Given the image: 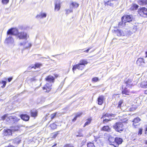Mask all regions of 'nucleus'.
I'll return each mask as SVG.
<instances>
[{
    "label": "nucleus",
    "instance_id": "obj_1",
    "mask_svg": "<svg viewBox=\"0 0 147 147\" xmlns=\"http://www.w3.org/2000/svg\"><path fill=\"white\" fill-rule=\"evenodd\" d=\"M88 63V62L86 59H81L79 63L73 66L72 70L74 72L76 69L82 71L84 69L86 65H87Z\"/></svg>",
    "mask_w": 147,
    "mask_h": 147
},
{
    "label": "nucleus",
    "instance_id": "obj_2",
    "mask_svg": "<svg viewBox=\"0 0 147 147\" xmlns=\"http://www.w3.org/2000/svg\"><path fill=\"white\" fill-rule=\"evenodd\" d=\"M113 127L116 131L118 132L122 131L124 130V125L122 122H119L116 123Z\"/></svg>",
    "mask_w": 147,
    "mask_h": 147
},
{
    "label": "nucleus",
    "instance_id": "obj_3",
    "mask_svg": "<svg viewBox=\"0 0 147 147\" xmlns=\"http://www.w3.org/2000/svg\"><path fill=\"white\" fill-rule=\"evenodd\" d=\"M138 12L141 16L147 17V9L145 7H142L139 8L138 11Z\"/></svg>",
    "mask_w": 147,
    "mask_h": 147
},
{
    "label": "nucleus",
    "instance_id": "obj_4",
    "mask_svg": "<svg viewBox=\"0 0 147 147\" xmlns=\"http://www.w3.org/2000/svg\"><path fill=\"white\" fill-rule=\"evenodd\" d=\"M117 0H108V1L104 0V4L105 7L107 8L109 6L114 7L115 3Z\"/></svg>",
    "mask_w": 147,
    "mask_h": 147
},
{
    "label": "nucleus",
    "instance_id": "obj_5",
    "mask_svg": "<svg viewBox=\"0 0 147 147\" xmlns=\"http://www.w3.org/2000/svg\"><path fill=\"white\" fill-rule=\"evenodd\" d=\"M20 120L18 115L16 114H11L10 116V120L11 123H16Z\"/></svg>",
    "mask_w": 147,
    "mask_h": 147
},
{
    "label": "nucleus",
    "instance_id": "obj_6",
    "mask_svg": "<svg viewBox=\"0 0 147 147\" xmlns=\"http://www.w3.org/2000/svg\"><path fill=\"white\" fill-rule=\"evenodd\" d=\"M133 19L132 16L131 15H124L121 17L122 20L124 21L125 23L130 22H131Z\"/></svg>",
    "mask_w": 147,
    "mask_h": 147
},
{
    "label": "nucleus",
    "instance_id": "obj_7",
    "mask_svg": "<svg viewBox=\"0 0 147 147\" xmlns=\"http://www.w3.org/2000/svg\"><path fill=\"white\" fill-rule=\"evenodd\" d=\"M52 84L48 83H46L42 88L43 90L46 93H49L52 89Z\"/></svg>",
    "mask_w": 147,
    "mask_h": 147
},
{
    "label": "nucleus",
    "instance_id": "obj_8",
    "mask_svg": "<svg viewBox=\"0 0 147 147\" xmlns=\"http://www.w3.org/2000/svg\"><path fill=\"white\" fill-rule=\"evenodd\" d=\"M17 35L20 39H27L28 37H29L27 33L24 32H18Z\"/></svg>",
    "mask_w": 147,
    "mask_h": 147
},
{
    "label": "nucleus",
    "instance_id": "obj_9",
    "mask_svg": "<svg viewBox=\"0 0 147 147\" xmlns=\"http://www.w3.org/2000/svg\"><path fill=\"white\" fill-rule=\"evenodd\" d=\"M140 121L141 119L138 117L135 118L132 121L133 122L132 126L136 128V126L139 125L138 123Z\"/></svg>",
    "mask_w": 147,
    "mask_h": 147
},
{
    "label": "nucleus",
    "instance_id": "obj_10",
    "mask_svg": "<svg viewBox=\"0 0 147 147\" xmlns=\"http://www.w3.org/2000/svg\"><path fill=\"white\" fill-rule=\"evenodd\" d=\"M145 63L144 59L142 58H139L136 62L137 65L140 66H143Z\"/></svg>",
    "mask_w": 147,
    "mask_h": 147
},
{
    "label": "nucleus",
    "instance_id": "obj_11",
    "mask_svg": "<svg viewBox=\"0 0 147 147\" xmlns=\"http://www.w3.org/2000/svg\"><path fill=\"white\" fill-rule=\"evenodd\" d=\"M105 99V98L104 96L101 95L99 96L97 99L98 104L99 105H102Z\"/></svg>",
    "mask_w": 147,
    "mask_h": 147
},
{
    "label": "nucleus",
    "instance_id": "obj_12",
    "mask_svg": "<svg viewBox=\"0 0 147 147\" xmlns=\"http://www.w3.org/2000/svg\"><path fill=\"white\" fill-rule=\"evenodd\" d=\"M45 80L50 83H53L55 81V78L53 76L50 75L47 76L45 78Z\"/></svg>",
    "mask_w": 147,
    "mask_h": 147
},
{
    "label": "nucleus",
    "instance_id": "obj_13",
    "mask_svg": "<svg viewBox=\"0 0 147 147\" xmlns=\"http://www.w3.org/2000/svg\"><path fill=\"white\" fill-rule=\"evenodd\" d=\"M108 140L110 145L113 146L114 147H118V146L115 145V138H114V137L111 136H109Z\"/></svg>",
    "mask_w": 147,
    "mask_h": 147
},
{
    "label": "nucleus",
    "instance_id": "obj_14",
    "mask_svg": "<svg viewBox=\"0 0 147 147\" xmlns=\"http://www.w3.org/2000/svg\"><path fill=\"white\" fill-rule=\"evenodd\" d=\"M20 117L22 120L25 121H28L30 119V116L26 114H21Z\"/></svg>",
    "mask_w": 147,
    "mask_h": 147
},
{
    "label": "nucleus",
    "instance_id": "obj_15",
    "mask_svg": "<svg viewBox=\"0 0 147 147\" xmlns=\"http://www.w3.org/2000/svg\"><path fill=\"white\" fill-rule=\"evenodd\" d=\"M18 29L16 28H12L10 29V34L16 35H18Z\"/></svg>",
    "mask_w": 147,
    "mask_h": 147
},
{
    "label": "nucleus",
    "instance_id": "obj_16",
    "mask_svg": "<svg viewBox=\"0 0 147 147\" xmlns=\"http://www.w3.org/2000/svg\"><path fill=\"white\" fill-rule=\"evenodd\" d=\"M113 31L118 36H123L125 35L123 31L119 29L114 30Z\"/></svg>",
    "mask_w": 147,
    "mask_h": 147
},
{
    "label": "nucleus",
    "instance_id": "obj_17",
    "mask_svg": "<svg viewBox=\"0 0 147 147\" xmlns=\"http://www.w3.org/2000/svg\"><path fill=\"white\" fill-rule=\"evenodd\" d=\"M123 142V140L121 138L118 137H116L115 138V144H116L117 146H118L121 144Z\"/></svg>",
    "mask_w": 147,
    "mask_h": 147
},
{
    "label": "nucleus",
    "instance_id": "obj_18",
    "mask_svg": "<svg viewBox=\"0 0 147 147\" xmlns=\"http://www.w3.org/2000/svg\"><path fill=\"white\" fill-rule=\"evenodd\" d=\"M101 131H102L106 132H110L111 131V128L108 125L103 126L100 129Z\"/></svg>",
    "mask_w": 147,
    "mask_h": 147
},
{
    "label": "nucleus",
    "instance_id": "obj_19",
    "mask_svg": "<svg viewBox=\"0 0 147 147\" xmlns=\"http://www.w3.org/2000/svg\"><path fill=\"white\" fill-rule=\"evenodd\" d=\"M30 116L35 118L38 115V111L37 110H32L30 111Z\"/></svg>",
    "mask_w": 147,
    "mask_h": 147
},
{
    "label": "nucleus",
    "instance_id": "obj_20",
    "mask_svg": "<svg viewBox=\"0 0 147 147\" xmlns=\"http://www.w3.org/2000/svg\"><path fill=\"white\" fill-rule=\"evenodd\" d=\"M20 127L18 126L11 127L10 129V133H12V132L18 131Z\"/></svg>",
    "mask_w": 147,
    "mask_h": 147
},
{
    "label": "nucleus",
    "instance_id": "obj_21",
    "mask_svg": "<svg viewBox=\"0 0 147 147\" xmlns=\"http://www.w3.org/2000/svg\"><path fill=\"white\" fill-rule=\"evenodd\" d=\"M79 6V4L76 2H72L69 5L70 7L77 8Z\"/></svg>",
    "mask_w": 147,
    "mask_h": 147
},
{
    "label": "nucleus",
    "instance_id": "obj_22",
    "mask_svg": "<svg viewBox=\"0 0 147 147\" xmlns=\"http://www.w3.org/2000/svg\"><path fill=\"white\" fill-rule=\"evenodd\" d=\"M138 3L140 5H147V0H138Z\"/></svg>",
    "mask_w": 147,
    "mask_h": 147
},
{
    "label": "nucleus",
    "instance_id": "obj_23",
    "mask_svg": "<svg viewBox=\"0 0 147 147\" xmlns=\"http://www.w3.org/2000/svg\"><path fill=\"white\" fill-rule=\"evenodd\" d=\"M114 116V114L112 113L109 114L108 113H106L104 114L102 116L101 118V119H106L107 117H112Z\"/></svg>",
    "mask_w": 147,
    "mask_h": 147
},
{
    "label": "nucleus",
    "instance_id": "obj_24",
    "mask_svg": "<svg viewBox=\"0 0 147 147\" xmlns=\"http://www.w3.org/2000/svg\"><path fill=\"white\" fill-rule=\"evenodd\" d=\"M122 94H125L126 95H129L130 94V92L126 88H125L122 90Z\"/></svg>",
    "mask_w": 147,
    "mask_h": 147
},
{
    "label": "nucleus",
    "instance_id": "obj_25",
    "mask_svg": "<svg viewBox=\"0 0 147 147\" xmlns=\"http://www.w3.org/2000/svg\"><path fill=\"white\" fill-rule=\"evenodd\" d=\"M126 25V23L124 22V21L122 20L119 22L118 25V27L119 28H123Z\"/></svg>",
    "mask_w": 147,
    "mask_h": 147
},
{
    "label": "nucleus",
    "instance_id": "obj_26",
    "mask_svg": "<svg viewBox=\"0 0 147 147\" xmlns=\"http://www.w3.org/2000/svg\"><path fill=\"white\" fill-rule=\"evenodd\" d=\"M47 16V14L45 13L41 12L40 14H38L36 16L37 18H45Z\"/></svg>",
    "mask_w": 147,
    "mask_h": 147
},
{
    "label": "nucleus",
    "instance_id": "obj_27",
    "mask_svg": "<svg viewBox=\"0 0 147 147\" xmlns=\"http://www.w3.org/2000/svg\"><path fill=\"white\" fill-rule=\"evenodd\" d=\"M42 65V63H36L34 64V66L31 67V68H33L34 69L36 68H39Z\"/></svg>",
    "mask_w": 147,
    "mask_h": 147
},
{
    "label": "nucleus",
    "instance_id": "obj_28",
    "mask_svg": "<svg viewBox=\"0 0 147 147\" xmlns=\"http://www.w3.org/2000/svg\"><path fill=\"white\" fill-rule=\"evenodd\" d=\"M49 127L51 129L53 130L57 128V125L55 123H53L50 125Z\"/></svg>",
    "mask_w": 147,
    "mask_h": 147
},
{
    "label": "nucleus",
    "instance_id": "obj_29",
    "mask_svg": "<svg viewBox=\"0 0 147 147\" xmlns=\"http://www.w3.org/2000/svg\"><path fill=\"white\" fill-rule=\"evenodd\" d=\"M138 7V5L133 3L132 4L131 7L130 8V9L131 10H136L137 9Z\"/></svg>",
    "mask_w": 147,
    "mask_h": 147
},
{
    "label": "nucleus",
    "instance_id": "obj_30",
    "mask_svg": "<svg viewBox=\"0 0 147 147\" xmlns=\"http://www.w3.org/2000/svg\"><path fill=\"white\" fill-rule=\"evenodd\" d=\"M141 86L143 88H147V80H145L142 81L141 83Z\"/></svg>",
    "mask_w": 147,
    "mask_h": 147
},
{
    "label": "nucleus",
    "instance_id": "obj_31",
    "mask_svg": "<svg viewBox=\"0 0 147 147\" xmlns=\"http://www.w3.org/2000/svg\"><path fill=\"white\" fill-rule=\"evenodd\" d=\"M92 119L91 118H89L87 119H86V121L84 125V127H86V125H88L90 124L92 121Z\"/></svg>",
    "mask_w": 147,
    "mask_h": 147
},
{
    "label": "nucleus",
    "instance_id": "obj_32",
    "mask_svg": "<svg viewBox=\"0 0 147 147\" xmlns=\"http://www.w3.org/2000/svg\"><path fill=\"white\" fill-rule=\"evenodd\" d=\"M61 4L60 3H56L55 4V11H59L61 7Z\"/></svg>",
    "mask_w": 147,
    "mask_h": 147
},
{
    "label": "nucleus",
    "instance_id": "obj_33",
    "mask_svg": "<svg viewBox=\"0 0 147 147\" xmlns=\"http://www.w3.org/2000/svg\"><path fill=\"white\" fill-rule=\"evenodd\" d=\"M60 132V131H59L52 133V134L53 135V136L52 137V138L53 139L55 138L59 134Z\"/></svg>",
    "mask_w": 147,
    "mask_h": 147
},
{
    "label": "nucleus",
    "instance_id": "obj_34",
    "mask_svg": "<svg viewBox=\"0 0 147 147\" xmlns=\"http://www.w3.org/2000/svg\"><path fill=\"white\" fill-rule=\"evenodd\" d=\"M87 147H95L93 142H89L87 144Z\"/></svg>",
    "mask_w": 147,
    "mask_h": 147
},
{
    "label": "nucleus",
    "instance_id": "obj_35",
    "mask_svg": "<svg viewBox=\"0 0 147 147\" xmlns=\"http://www.w3.org/2000/svg\"><path fill=\"white\" fill-rule=\"evenodd\" d=\"M58 114L57 112H56L51 114L50 115V118L51 120H52L56 116V115Z\"/></svg>",
    "mask_w": 147,
    "mask_h": 147
},
{
    "label": "nucleus",
    "instance_id": "obj_36",
    "mask_svg": "<svg viewBox=\"0 0 147 147\" xmlns=\"http://www.w3.org/2000/svg\"><path fill=\"white\" fill-rule=\"evenodd\" d=\"M7 82L5 81L2 80L0 82V86L3 88H4Z\"/></svg>",
    "mask_w": 147,
    "mask_h": 147
},
{
    "label": "nucleus",
    "instance_id": "obj_37",
    "mask_svg": "<svg viewBox=\"0 0 147 147\" xmlns=\"http://www.w3.org/2000/svg\"><path fill=\"white\" fill-rule=\"evenodd\" d=\"M123 102V100L122 99H121L119 101L117 107L118 108L121 109V105Z\"/></svg>",
    "mask_w": 147,
    "mask_h": 147
},
{
    "label": "nucleus",
    "instance_id": "obj_38",
    "mask_svg": "<svg viewBox=\"0 0 147 147\" xmlns=\"http://www.w3.org/2000/svg\"><path fill=\"white\" fill-rule=\"evenodd\" d=\"M9 129H4L3 134L5 136H9Z\"/></svg>",
    "mask_w": 147,
    "mask_h": 147
},
{
    "label": "nucleus",
    "instance_id": "obj_39",
    "mask_svg": "<svg viewBox=\"0 0 147 147\" xmlns=\"http://www.w3.org/2000/svg\"><path fill=\"white\" fill-rule=\"evenodd\" d=\"M63 147H74V146L71 144L67 143L65 144Z\"/></svg>",
    "mask_w": 147,
    "mask_h": 147
},
{
    "label": "nucleus",
    "instance_id": "obj_40",
    "mask_svg": "<svg viewBox=\"0 0 147 147\" xmlns=\"http://www.w3.org/2000/svg\"><path fill=\"white\" fill-rule=\"evenodd\" d=\"M103 120L102 122L104 124H105L106 123H108L109 121H110L111 120V119H103Z\"/></svg>",
    "mask_w": 147,
    "mask_h": 147
},
{
    "label": "nucleus",
    "instance_id": "obj_41",
    "mask_svg": "<svg viewBox=\"0 0 147 147\" xmlns=\"http://www.w3.org/2000/svg\"><path fill=\"white\" fill-rule=\"evenodd\" d=\"M131 83V81L129 79L126 82V86H129Z\"/></svg>",
    "mask_w": 147,
    "mask_h": 147
},
{
    "label": "nucleus",
    "instance_id": "obj_42",
    "mask_svg": "<svg viewBox=\"0 0 147 147\" xmlns=\"http://www.w3.org/2000/svg\"><path fill=\"white\" fill-rule=\"evenodd\" d=\"M73 10L72 9H66L65 10L66 13L67 14H69L70 13L73 12Z\"/></svg>",
    "mask_w": 147,
    "mask_h": 147
},
{
    "label": "nucleus",
    "instance_id": "obj_43",
    "mask_svg": "<svg viewBox=\"0 0 147 147\" xmlns=\"http://www.w3.org/2000/svg\"><path fill=\"white\" fill-rule=\"evenodd\" d=\"M142 128H139L138 129V135L140 136L142 134Z\"/></svg>",
    "mask_w": 147,
    "mask_h": 147
},
{
    "label": "nucleus",
    "instance_id": "obj_44",
    "mask_svg": "<svg viewBox=\"0 0 147 147\" xmlns=\"http://www.w3.org/2000/svg\"><path fill=\"white\" fill-rule=\"evenodd\" d=\"M9 43V36H7V38H6L5 42V44L7 45H8Z\"/></svg>",
    "mask_w": 147,
    "mask_h": 147
},
{
    "label": "nucleus",
    "instance_id": "obj_45",
    "mask_svg": "<svg viewBox=\"0 0 147 147\" xmlns=\"http://www.w3.org/2000/svg\"><path fill=\"white\" fill-rule=\"evenodd\" d=\"M98 80V79L97 77H94L92 79V81L93 82H97Z\"/></svg>",
    "mask_w": 147,
    "mask_h": 147
},
{
    "label": "nucleus",
    "instance_id": "obj_46",
    "mask_svg": "<svg viewBox=\"0 0 147 147\" xmlns=\"http://www.w3.org/2000/svg\"><path fill=\"white\" fill-rule=\"evenodd\" d=\"M9 0H2L1 2L3 4H7L9 2Z\"/></svg>",
    "mask_w": 147,
    "mask_h": 147
},
{
    "label": "nucleus",
    "instance_id": "obj_47",
    "mask_svg": "<svg viewBox=\"0 0 147 147\" xmlns=\"http://www.w3.org/2000/svg\"><path fill=\"white\" fill-rule=\"evenodd\" d=\"M82 114V113H78L75 116L77 118L80 117Z\"/></svg>",
    "mask_w": 147,
    "mask_h": 147
},
{
    "label": "nucleus",
    "instance_id": "obj_48",
    "mask_svg": "<svg viewBox=\"0 0 147 147\" xmlns=\"http://www.w3.org/2000/svg\"><path fill=\"white\" fill-rule=\"evenodd\" d=\"M7 115L5 114L3 115L1 117L3 120H5L6 119V117H7Z\"/></svg>",
    "mask_w": 147,
    "mask_h": 147
},
{
    "label": "nucleus",
    "instance_id": "obj_49",
    "mask_svg": "<svg viewBox=\"0 0 147 147\" xmlns=\"http://www.w3.org/2000/svg\"><path fill=\"white\" fill-rule=\"evenodd\" d=\"M92 48V47H89L86 50H85L84 51V52H85V53H88V52Z\"/></svg>",
    "mask_w": 147,
    "mask_h": 147
},
{
    "label": "nucleus",
    "instance_id": "obj_50",
    "mask_svg": "<svg viewBox=\"0 0 147 147\" xmlns=\"http://www.w3.org/2000/svg\"><path fill=\"white\" fill-rule=\"evenodd\" d=\"M32 46V44L30 43H28V46L26 47V48H30Z\"/></svg>",
    "mask_w": 147,
    "mask_h": 147
},
{
    "label": "nucleus",
    "instance_id": "obj_51",
    "mask_svg": "<svg viewBox=\"0 0 147 147\" xmlns=\"http://www.w3.org/2000/svg\"><path fill=\"white\" fill-rule=\"evenodd\" d=\"M77 118L75 116L74 118L72 120V121L73 122H75L77 120Z\"/></svg>",
    "mask_w": 147,
    "mask_h": 147
},
{
    "label": "nucleus",
    "instance_id": "obj_52",
    "mask_svg": "<svg viewBox=\"0 0 147 147\" xmlns=\"http://www.w3.org/2000/svg\"><path fill=\"white\" fill-rule=\"evenodd\" d=\"M54 76H55V77H54L55 78H57L59 76V74H54Z\"/></svg>",
    "mask_w": 147,
    "mask_h": 147
},
{
    "label": "nucleus",
    "instance_id": "obj_53",
    "mask_svg": "<svg viewBox=\"0 0 147 147\" xmlns=\"http://www.w3.org/2000/svg\"><path fill=\"white\" fill-rule=\"evenodd\" d=\"M98 140H99V138H96L94 140L95 142H97Z\"/></svg>",
    "mask_w": 147,
    "mask_h": 147
},
{
    "label": "nucleus",
    "instance_id": "obj_54",
    "mask_svg": "<svg viewBox=\"0 0 147 147\" xmlns=\"http://www.w3.org/2000/svg\"><path fill=\"white\" fill-rule=\"evenodd\" d=\"M118 94H113V97H115V96H117V95H118Z\"/></svg>",
    "mask_w": 147,
    "mask_h": 147
},
{
    "label": "nucleus",
    "instance_id": "obj_55",
    "mask_svg": "<svg viewBox=\"0 0 147 147\" xmlns=\"http://www.w3.org/2000/svg\"><path fill=\"white\" fill-rule=\"evenodd\" d=\"M7 35H9V29H8L7 32Z\"/></svg>",
    "mask_w": 147,
    "mask_h": 147
},
{
    "label": "nucleus",
    "instance_id": "obj_56",
    "mask_svg": "<svg viewBox=\"0 0 147 147\" xmlns=\"http://www.w3.org/2000/svg\"><path fill=\"white\" fill-rule=\"evenodd\" d=\"M144 93L145 94H147V89L144 91Z\"/></svg>",
    "mask_w": 147,
    "mask_h": 147
},
{
    "label": "nucleus",
    "instance_id": "obj_57",
    "mask_svg": "<svg viewBox=\"0 0 147 147\" xmlns=\"http://www.w3.org/2000/svg\"><path fill=\"white\" fill-rule=\"evenodd\" d=\"M49 115V113L47 114L46 115V118L48 117Z\"/></svg>",
    "mask_w": 147,
    "mask_h": 147
},
{
    "label": "nucleus",
    "instance_id": "obj_58",
    "mask_svg": "<svg viewBox=\"0 0 147 147\" xmlns=\"http://www.w3.org/2000/svg\"><path fill=\"white\" fill-rule=\"evenodd\" d=\"M145 132L147 131V126L145 128Z\"/></svg>",
    "mask_w": 147,
    "mask_h": 147
},
{
    "label": "nucleus",
    "instance_id": "obj_59",
    "mask_svg": "<svg viewBox=\"0 0 147 147\" xmlns=\"http://www.w3.org/2000/svg\"><path fill=\"white\" fill-rule=\"evenodd\" d=\"M144 143L145 144H147V140L145 141Z\"/></svg>",
    "mask_w": 147,
    "mask_h": 147
},
{
    "label": "nucleus",
    "instance_id": "obj_60",
    "mask_svg": "<svg viewBox=\"0 0 147 147\" xmlns=\"http://www.w3.org/2000/svg\"><path fill=\"white\" fill-rule=\"evenodd\" d=\"M57 145V144H55L54 145H53L52 146V147H53L54 146H56V145Z\"/></svg>",
    "mask_w": 147,
    "mask_h": 147
},
{
    "label": "nucleus",
    "instance_id": "obj_61",
    "mask_svg": "<svg viewBox=\"0 0 147 147\" xmlns=\"http://www.w3.org/2000/svg\"><path fill=\"white\" fill-rule=\"evenodd\" d=\"M145 54H146V57H147V51H146V52Z\"/></svg>",
    "mask_w": 147,
    "mask_h": 147
},
{
    "label": "nucleus",
    "instance_id": "obj_62",
    "mask_svg": "<svg viewBox=\"0 0 147 147\" xmlns=\"http://www.w3.org/2000/svg\"><path fill=\"white\" fill-rule=\"evenodd\" d=\"M12 77H10V82L12 80Z\"/></svg>",
    "mask_w": 147,
    "mask_h": 147
},
{
    "label": "nucleus",
    "instance_id": "obj_63",
    "mask_svg": "<svg viewBox=\"0 0 147 147\" xmlns=\"http://www.w3.org/2000/svg\"><path fill=\"white\" fill-rule=\"evenodd\" d=\"M10 147H14L13 146L10 145Z\"/></svg>",
    "mask_w": 147,
    "mask_h": 147
},
{
    "label": "nucleus",
    "instance_id": "obj_64",
    "mask_svg": "<svg viewBox=\"0 0 147 147\" xmlns=\"http://www.w3.org/2000/svg\"><path fill=\"white\" fill-rule=\"evenodd\" d=\"M8 81L9 82V78H7Z\"/></svg>",
    "mask_w": 147,
    "mask_h": 147
}]
</instances>
